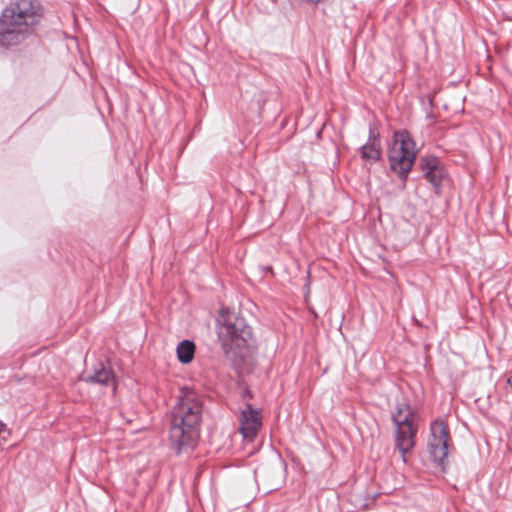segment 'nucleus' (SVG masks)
<instances>
[{"label":"nucleus","mask_w":512,"mask_h":512,"mask_svg":"<svg viewBox=\"0 0 512 512\" xmlns=\"http://www.w3.org/2000/svg\"><path fill=\"white\" fill-rule=\"evenodd\" d=\"M42 17L43 7L36 0L11 2L0 16V45L10 47L23 43Z\"/></svg>","instance_id":"obj_1"},{"label":"nucleus","mask_w":512,"mask_h":512,"mask_svg":"<svg viewBox=\"0 0 512 512\" xmlns=\"http://www.w3.org/2000/svg\"><path fill=\"white\" fill-rule=\"evenodd\" d=\"M201 413L202 404L197 393L189 388L181 389L170 428L171 444L177 453L196 444Z\"/></svg>","instance_id":"obj_2"},{"label":"nucleus","mask_w":512,"mask_h":512,"mask_svg":"<svg viewBox=\"0 0 512 512\" xmlns=\"http://www.w3.org/2000/svg\"><path fill=\"white\" fill-rule=\"evenodd\" d=\"M218 337L226 353L246 347L252 340L251 328L244 318L224 308L218 317Z\"/></svg>","instance_id":"obj_3"},{"label":"nucleus","mask_w":512,"mask_h":512,"mask_svg":"<svg viewBox=\"0 0 512 512\" xmlns=\"http://www.w3.org/2000/svg\"><path fill=\"white\" fill-rule=\"evenodd\" d=\"M393 421L397 427L396 446L402 454L403 462H407L406 455L415 445L417 433L416 414L407 403H398L393 414Z\"/></svg>","instance_id":"obj_4"},{"label":"nucleus","mask_w":512,"mask_h":512,"mask_svg":"<svg viewBox=\"0 0 512 512\" xmlns=\"http://www.w3.org/2000/svg\"><path fill=\"white\" fill-rule=\"evenodd\" d=\"M416 155L415 142L410 134L407 131L396 132L388 154L391 169L405 177L410 172Z\"/></svg>","instance_id":"obj_5"},{"label":"nucleus","mask_w":512,"mask_h":512,"mask_svg":"<svg viewBox=\"0 0 512 512\" xmlns=\"http://www.w3.org/2000/svg\"><path fill=\"white\" fill-rule=\"evenodd\" d=\"M451 437L447 423L442 419L433 421L430 425L428 451L434 462L443 465L451 445Z\"/></svg>","instance_id":"obj_6"},{"label":"nucleus","mask_w":512,"mask_h":512,"mask_svg":"<svg viewBox=\"0 0 512 512\" xmlns=\"http://www.w3.org/2000/svg\"><path fill=\"white\" fill-rule=\"evenodd\" d=\"M239 431L245 439L253 440L262 426L261 412L251 405L241 411L239 417Z\"/></svg>","instance_id":"obj_7"},{"label":"nucleus","mask_w":512,"mask_h":512,"mask_svg":"<svg viewBox=\"0 0 512 512\" xmlns=\"http://www.w3.org/2000/svg\"><path fill=\"white\" fill-rule=\"evenodd\" d=\"M421 168L425 178L435 188H438L445 175V171L440 160L435 157L423 158L421 159Z\"/></svg>","instance_id":"obj_8"},{"label":"nucleus","mask_w":512,"mask_h":512,"mask_svg":"<svg viewBox=\"0 0 512 512\" xmlns=\"http://www.w3.org/2000/svg\"><path fill=\"white\" fill-rule=\"evenodd\" d=\"M113 372L109 367H106L103 363H99L95 366L93 372L87 376L86 381L91 383H98L102 385H108L113 382Z\"/></svg>","instance_id":"obj_9"},{"label":"nucleus","mask_w":512,"mask_h":512,"mask_svg":"<svg viewBox=\"0 0 512 512\" xmlns=\"http://www.w3.org/2000/svg\"><path fill=\"white\" fill-rule=\"evenodd\" d=\"M177 358L183 364L190 363L195 354V344L190 340L181 341L176 348Z\"/></svg>","instance_id":"obj_10"},{"label":"nucleus","mask_w":512,"mask_h":512,"mask_svg":"<svg viewBox=\"0 0 512 512\" xmlns=\"http://www.w3.org/2000/svg\"><path fill=\"white\" fill-rule=\"evenodd\" d=\"M362 157L367 160L376 161L380 158L379 141L373 140L362 147Z\"/></svg>","instance_id":"obj_11"},{"label":"nucleus","mask_w":512,"mask_h":512,"mask_svg":"<svg viewBox=\"0 0 512 512\" xmlns=\"http://www.w3.org/2000/svg\"><path fill=\"white\" fill-rule=\"evenodd\" d=\"M507 382H508V384L510 385V387L512 389V374L509 376Z\"/></svg>","instance_id":"obj_12"},{"label":"nucleus","mask_w":512,"mask_h":512,"mask_svg":"<svg viewBox=\"0 0 512 512\" xmlns=\"http://www.w3.org/2000/svg\"><path fill=\"white\" fill-rule=\"evenodd\" d=\"M0 427L6 428V424L0 420Z\"/></svg>","instance_id":"obj_13"}]
</instances>
